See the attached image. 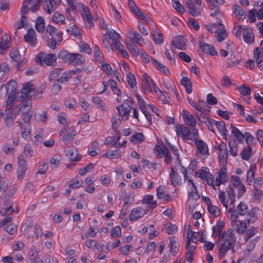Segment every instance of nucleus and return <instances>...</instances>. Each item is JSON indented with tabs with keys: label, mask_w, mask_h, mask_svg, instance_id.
<instances>
[{
	"label": "nucleus",
	"mask_w": 263,
	"mask_h": 263,
	"mask_svg": "<svg viewBox=\"0 0 263 263\" xmlns=\"http://www.w3.org/2000/svg\"><path fill=\"white\" fill-rule=\"evenodd\" d=\"M231 229L230 231L222 232L220 238L222 241L218 249L220 258L223 257L229 250L234 251L235 243L236 241V236Z\"/></svg>",
	"instance_id": "1"
},
{
	"label": "nucleus",
	"mask_w": 263,
	"mask_h": 263,
	"mask_svg": "<svg viewBox=\"0 0 263 263\" xmlns=\"http://www.w3.org/2000/svg\"><path fill=\"white\" fill-rule=\"evenodd\" d=\"M59 59L66 62L80 65L85 62V58L80 53H68L67 51H61L58 54Z\"/></svg>",
	"instance_id": "2"
},
{
	"label": "nucleus",
	"mask_w": 263,
	"mask_h": 263,
	"mask_svg": "<svg viewBox=\"0 0 263 263\" xmlns=\"http://www.w3.org/2000/svg\"><path fill=\"white\" fill-rule=\"evenodd\" d=\"M57 56L54 54H46L43 52H39L35 58L36 63L43 65L54 66L56 64Z\"/></svg>",
	"instance_id": "3"
},
{
	"label": "nucleus",
	"mask_w": 263,
	"mask_h": 263,
	"mask_svg": "<svg viewBox=\"0 0 263 263\" xmlns=\"http://www.w3.org/2000/svg\"><path fill=\"white\" fill-rule=\"evenodd\" d=\"M34 85L31 82H28L23 85V87L21 90V95L18 99L20 101H22L23 99H30L33 94L31 95L33 91H34Z\"/></svg>",
	"instance_id": "4"
},
{
	"label": "nucleus",
	"mask_w": 263,
	"mask_h": 263,
	"mask_svg": "<svg viewBox=\"0 0 263 263\" xmlns=\"http://www.w3.org/2000/svg\"><path fill=\"white\" fill-rule=\"evenodd\" d=\"M18 168L17 171V178L18 180H22L25 175V173L27 170V161L23 158V156H18Z\"/></svg>",
	"instance_id": "5"
},
{
	"label": "nucleus",
	"mask_w": 263,
	"mask_h": 263,
	"mask_svg": "<svg viewBox=\"0 0 263 263\" xmlns=\"http://www.w3.org/2000/svg\"><path fill=\"white\" fill-rule=\"evenodd\" d=\"M226 172V167L223 166L219 170L218 172L215 173V182L217 186H219L220 184L225 183L228 181V175Z\"/></svg>",
	"instance_id": "6"
},
{
	"label": "nucleus",
	"mask_w": 263,
	"mask_h": 263,
	"mask_svg": "<svg viewBox=\"0 0 263 263\" xmlns=\"http://www.w3.org/2000/svg\"><path fill=\"white\" fill-rule=\"evenodd\" d=\"M155 153H157V155H159L160 157H165V161L166 163H169L172 161V156L168 148L165 146H160L156 145L155 147Z\"/></svg>",
	"instance_id": "7"
},
{
	"label": "nucleus",
	"mask_w": 263,
	"mask_h": 263,
	"mask_svg": "<svg viewBox=\"0 0 263 263\" xmlns=\"http://www.w3.org/2000/svg\"><path fill=\"white\" fill-rule=\"evenodd\" d=\"M186 40L181 35H178L173 38L171 42V46L180 50L184 49L186 46Z\"/></svg>",
	"instance_id": "8"
},
{
	"label": "nucleus",
	"mask_w": 263,
	"mask_h": 263,
	"mask_svg": "<svg viewBox=\"0 0 263 263\" xmlns=\"http://www.w3.org/2000/svg\"><path fill=\"white\" fill-rule=\"evenodd\" d=\"M5 208L2 209L0 214L2 216H8L14 212L12 202L9 199H4Z\"/></svg>",
	"instance_id": "9"
},
{
	"label": "nucleus",
	"mask_w": 263,
	"mask_h": 263,
	"mask_svg": "<svg viewBox=\"0 0 263 263\" xmlns=\"http://www.w3.org/2000/svg\"><path fill=\"white\" fill-rule=\"evenodd\" d=\"M65 153L70 161H78L81 159V156L78 154V151L74 146L68 147Z\"/></svg>",
	"instance_id": "10"
},
{
	"label": "nucleus",
	"mask_w": 263,
	"mask_h": 263,
	"mask_svg": "<svg viewBox=\"0 0 263 263\" xmlns=\"http://www.w3.org/2000/svg\"><path fill=\"white\" fill-rule=\"evenodd\" d=\"M24 40L31 46H35L37 43V39L35 32L33 29H30L27 31L24 36Z\"/></svg>",
	"instance_id": "11"
},
{
	"label": "nucleus",
	"mask_w": 263,
	"mask_h": 263,
	"mask_svg": "<svg viewBox=\"0 0 263 263\" xmlns=\"http://www.w3.org/2000/svg\"><path fill=\"white\" fill-rule=\"evenodd\" d=\"M186 4L189 9V13L193 16H197L200 14V10L199 6H196L193 0H186Z\"/></svg>",
	"instance_id": "12"
},
{
	"label": "nucleus",
	"mask_w": 263,
	"mask_h": 263,
	"mask_svg": "<svg viewBox=\"0 0 263 263\" xmlns=\"http://www.w3.org/2000/svg\"><path fill=\"white\" fill-rule=\"evenodd\" d=\"M145 213V210L142 208H134L130 213L129 220L130 221L138 220L142 217Z\"/></svg>",
	"instance_id": "13"
},
{
	"label": "nucleus",
	"mask_w": 263,
	"mask_h": 263,
	"mask_svg": "<svg viewBox=\"0 0 263 263\" xmlns=\"http://www.w3.org/2000/svg\"><path fill=\"white\" fill-rule=\"evenodd\" d=\"M5 112L6 117L5 118V120L6 126L10 127L13 125L16 117V113L14 111V108L12 109H6Z\"/></svg>",
	"instance_id": "14"
},
{
	"label": "nucleus",
	"mask_w": 263,
	"mask_h": 263,
	"mask_svg": "<svg viewBox=\"0 0 263 263\" xmlns=\"http://www.w3.org/2000/svg\"><path fill=\"white\" fill-rule=\"evenodd\" d=\"M63 32L59 31L56 34V37H51L47 40V46L51 49H54L56 48L57 42H61L63 40Z\"/></svg>",
	"instance_id": "15"
},
{
	"label": "nucleus",
	"mask_w": 263,
	"mask_h": 263,
	"mask_svg": "<svg viewBox=\"0 0 263 263\" xmlns=\"http://www.w3.org/2000/svg\"><path fill=\"white\" fill-rule=\"evenodd\" d=\"M119 115L122 116L123 120L127 121L129 116V114L132 110V106H124V104L120 105L117 107Z\"/></svg>",
	"instance_id": "16"
},
{
	"label": "nucleus",
	"mask_w": 263,
	"mask_h": 263,
	"mask_svg": "<svg viewBox=\"0 0 263 263\" xmlns=\"http://www.w3.org/2000/svg\"><path fill=\"white\" fill-rule=\"evenodd\" d=\"M171 172L170 174V180L171 184L174 186L180 185L181 179L178 174L175 171L173 167H171Z\"/></svg>",
	"instance_id": "17"
},
{
	"label": "nucleus",
	"mask_w": 263,
	"mask_h": 263,
	"mask_svg": "<svg viewBox=\"0 0 263 263\" xmlns=\"http://www.w3.org/2000/svg\"><path fill=\"white\" fill-rule=\"evenodd\" d=\"M22 101V102L21 103L15 106V109L18 107V111L21 112L23 114H26L31 108V100L23 99Z\"/></svg>",
	"instance_id": "18"
},
{
	"label": "nucleus",
	"mask_w": 263,
	"mask_h": 263,
	"mask_svg": "<svg viewBox=\"0 0 263 263\" xmlns=\"http://www.w3.org/2000/svg\"><path fill=\"white\" fill-rule=\"evenodd\" d=\"M195 145L198 152L202 155L209 154V148L205 142L202 140H197L195 142Z\"/></svg>",
	"instance_id": "19"
},
{
	"label": "nucleus",
	"mask_w": 263,
	"mask_h": 263,
	"mask_svg": "<svg viewBox=\"0 0 263 263\" xmlns=\"http://www.w3.org/2000/svg\"><path fill=\"white\" fill-rule=\"evenodd\" d=\"M182 117L185 123L192 127H195L196 125V121L195 118L189 111L186 110H183L182 111Z\"/></svg>",
	"instance_id": "20"
},
{
	"label": "nucleus",
	"mask_w": 263,
	"mask_h": 263,
	"mask_svg": "<svg viewBox=\"0 0 263 263\" xmlns=\"http://www.w3.org/2000/svg\"><path fill=\"white\" fill-rule=\"evenodd\" d=\"M199 46L202 51L206 54H209L211 55H217L218 54L217 52L215 50L214 47L210 44L200 41Z\"/></svg>",
	"instance_id": "21"
},
{
	"label": "nucleus",
	"mask_w": 263,
	"mask_h": 263,
	"mask_svg": "<svg viewBox=\"0 0 263 263\" xmlns=\"http://www.w3.org/2000/svg\"><path fill=\"white\" fill-rule=\"evenodd\" d=\"M232 134L235 136L236 140L240 143H242L245 138V133L241 132L233 124H231Z\"/></svg>",
	"instance_id": "22"
},
{
	"label": "nucleus",
	"mask_w": 263,
	"mask_h": 263,
	"mask_svg": "<svg viewBox=\"0 0 263 263\" xmlns=\"http://www.w3.org/2000/svg\"><path fill=\"white\" fill-rule=\"evenodd\" d=\"M242 36L245 42L248 44L253 43L254 41V34L252 29L250 28L243 29Z\"/></svg>",
	"instance_id": "23"
},
{
	"label": "nucleus",
	"mask_w": 263,
	"mask_h": 263,
	"mask_svg": "<svg viewBox=\"0 0 263 263\" xmlns=\"http://www.w3.org/2000/svg\"><path fill=\"white\" fill-rule=\"evenodd\" d=\"M176 132L178 135L182 137L184 140H186L187 137L190 135V130L188 127L182 126L179 125L176 126Z\"/></svg>",
	"instance_id": "24"
},
{
	"label": "nucleus",
	"mask_w": 263,
	"mask_h": 263,
	"mask_svg": "<svg viewBox=\"0 0 263 263\" xmlns=\"http://www.w3.org/2000/svg\"><path fill=\"white\" fill-rule=\"evenodd\" d=\"M254 58L259 67H261L263 66V51L258 47H256L254 49Z\"/></svg>",
	"instance_id": "25"
},
{
	"label": "nucleus",
	"mask_w": 263,
	"mask_h": 263,
	"mask_svg": "<svg viewBox=\"0 0 263 263\" xmlns=\"http://www.w3.org/2000/svg\"><path fill=\"white\" fill-rule=\"evenodd\" d=\"M169 240L170 253L175 256L179 250V244L174 236L170 237Z\"/></svg>",
	"instance_id": "26"
},
{
	"label": "nucleus",
	"mask_w": 263,
	"mask_h": 263,
	"mask_svg": "<svg viewBox=\"0 0 263 263\" xmlns=\"http://www.w3.org/2000/svg\"><path fill=\"white\" fill-rule=\"evenodd\" d=\"M57 7L55 2L53 0L46 1L44 3V9L47 14H50Z\"/></svg>",
	"instance_id": "27"
},
{
	"label": "nucleus",
	"mask_w": 263,
	"mask_h": 263,
	"mask_svg": "<svg viewBox=\"0 0 263 263\" xmlns=\"http://www.w3.org/2000/svg\"><path fill=\"white\" fill-rule=\"evenodd\" d=\"M16 87L17 83L14 80L9 81L6 84V88L7 89V95H16Z\"/></svg>",
	"instance_id": "28"
},
{
	"label": "nucleus",
	"mask_w": 263,
	"mask_h": 263,
	"mask_svg": "<svg viewBox=\"0 0 263 263\" xmlns=\"http://www.w3.org/2000/svg\"><path fill=\"white\" fill-rule=\"evenodd\" d=\"M10 68L8 64L5 62L0 64V80L4 81L6 80V76L9 73Z\"/></svg>",
	"instance_id": "29"
},
{
	"label": "nucleus",
	"mask_w": 263,
	"mask_h": 263,
	"mask_svg": "<svg viewBox=\"0 0 263 263\" xmlns=\"http://www.w3.org/2000/svg\"><path fill=\"white\" fill-rule=\"evenodd\" d=\"M130 32L133 35L132 39L134 42H136L140 46H143L145 45V42L142 36L139 33L132 29H130Z\"/></svg>",
	"instance_id": "30"
},
{
	"label": "nucleus",
	"mask_w": 263,
	"mask_h": 263,
	"mask_svg": "<svg viewBox=\"0 0 263 263\" xmlns=\"http://www.w3.org/2000/svg\"><path fill=\"white\" fill-rule=\"evenodd\" d=\"M215 125L218 128V130L220 133L221 136L224 139H227V128L226 127L225 123L223 121H215Z\"/></svg>",
	"instance_id": "31"
},
{
	"label": "nucleus",
	"mask_w": 263,
	"mask_h": 263,
	"mask_svg": "<svg viewBox=\"0 0 263 263\" xmlns=\"http://www.w3.org/2000/svg\"><path fill=\"white\" fill-rule=\"evenodd\" d=\"M181 84L185 88L187 93L190 94L192 91V82L190 79L184 77L181 80Z\"/></svg>",
	"instance_id": "32"
},
{
	"label": "nucleus",
	"mask_w": 263,
	"mask_h": 263,
	"mask_svg": "<svg viewBox=\"0 0 263 263\" xmlns=\"http://www.w3.org/2000/svg\"><path fill=\"white\" fill-rule=\"evenodd\" d=\"M157 196L158 198L163 199L165 201H170L172 200V197L168 194H165L163 189L161 186L157 188Z\"/></svg>",
	"instance_id": "33"
},
{
	"label": "nucleus",
	"mask_w": 263,
	"mask_h": 263,
	"mask_svg": "<svg viewBox=\"0 0 263 263\" xmlns=\"http://www.w3.org/2000/svg\"><path fill=\"white\" fill-rule=\"evenodd\" d=\"M153 198L154 197L152 195H145L142 200V203L149 205V207L153 209L157 204L156 201L153 200Z\"/></svg>",
	"instance_id": "34"
},
{
	"label": "nucleus",
	"mask_w": 263,
	"mask_h": 263,
	"mask_svg": "<svg viewBox=\"0 0 263 263\" xmlns=\"http://www.w3.org/2000/svg\"><path fill=\"white\" fill-rule=\"evenodd\" d=\"M120 138V136H118L117 138L115 136L107 137L105 139V144L106 145L111 144L116 147H121L122 145L120 144V143H118Z\"/></svg>",
	"instance_id": "35"
},
{
	"label": "nucleus",
	"mask_w": 263,
	"mask_h": 263,
	"mask_svg": "<svg viewBox=\"0 0 263 263\" xmlns=\"http://www.w3.org/2000/svg\"><path fill=\"white\" fill-rule=\"evenodd\" d=\"M9 39H10V36L9 35L4 34L3 35L2 41L0 42V53L1 54H4L2 51L8 48V43Z\"/></svg>",
	"instance_id": "36"
},
{
	"label": "nucleus",
	"mask_w": 263,
	"mask_h": 263,
	"mask_svg": "<svg viewBox=\"0 0 263 263\" xmlns=\"http://www.w3.org/2000/svg\"><path fill=\"white\" fill-rule=\"evenodd\" d=\"M45 21L42 16H39L35 22V28L40 33H43L45 30Z\"/></svg>",
	"instance_id": "37"
},
{
	"label": "nucleus",
	"mask_w": 263,
	"mask_h": 263,
	"mask_svg": "<svg viewBox=\"0 0 263 263\" xmlns=\"http://www.w3.org/2000/svg\"><path fill=\"white\" fill-rule=\"evenodd\" d=\"M32 0H25L23 3V6L21 8L20 13L22 18H26L25 15L29 11L30 9L28 5L30 4Z\"/></svg>",
	"instance_id": "38"
},
{
	"label": "nucleus",
	"mask_w": 263,
	"mask_h": 263,
	"mask_svg": "<svg viewBox=\"0 0 263 263\" xmlns=\"http://www.w3.org/2000/svg\"><path fill=\"white\" fill-rule=\"evenodd\" d=\"M201 117L203 119V122L208 127V129L213 132H215L213 125H215V120L211 118L205 117V116H201Z\"/></svg>",
	"instance_id": "39"
},
{
	"label": "nucleus",
	"mask_w": 263,
	"mask_h": 263,
	"mask_svg": "<svg viewBox=\"0 0 263 263\" xmlns=\"http://www.w3.org/2000/svg\"><path fill=\"white\" fill-rule=\"evenodd\" d=\"M151 61L155 65L156 68L160 71H162L163 72L166 74L170 73L168 69L166 66L159 62V61L156 60L155 59L151 58Z\"/></svg>",
	"instance_id": "40"
},
{
	"label": "nucleus",
	"mask_w": 263,
	"mask_h": 263,
	"mask_svg": "<svg viewBox=\"0 0 263 263\" xmlns=\"http://www.w3.org/2000/svg\"><path fill=\"white\" fill-rule=\"evenodd\" d=\"M127 48L134 56L137 57L140 54V52L139 48L135 44L134 42L126 43Z\"/></svg>",
	"instance_id": "41"
},
{
	"label": "nucleus",
	"mask_w": 263,
	"mask_h": 263,
	"mask_svg": "<svg viewBox=\"0 0 263 263\" xmlns=\"http://www.w3.org/2000/svg\"><path fill=\"white\" fill-rule=\"evenodd\" d=\"M233 183V185L238 190L237 197L241 198L246 192V188L242 184V182L240 183Z\"/></svg>",
	"instance_id": "42"
},
{
	"label": "nucleus",
	"mask_w": 263,
	"mask_h": 263,
	"mask_svg": "<svg viewBox=\"0 0 263 263\" xmlns=\"http://www.w3.org/2000/svg\"><path fill=\"white\" fill-rule=\"evenodd\" d=\"M92 100L93 103L97 106V107L102 110L106 109V105L103 101L98 97H93Z\"/></svg>",
	"instance_id": "43"
},
{
	"label": "nucleus",
	"mask_w": 263,
	"mask_h": 263,
	"mask_svg": "<svg viewBox=\"0 0 263 263\" xmlns=\"http://www.w3.org/2000/svg\"><path fill=\"white\" fill-rule=\"evenodd\" d=\"M8 98L6 101V109H12L13 108L15 109L14 106L12 105V104L15 101L16 99V95H7Z\"/></svg>",
	"instance_id": "44"
},
{
	"label": "nucleus",
	"mask_w": 263,
	"mask_h": 263,
	"mask_svg": "<svg viewBox=\"0 0 263 263\" xmlns=\"http://www.w3.org/2000/svg\"><path fill=\"white\" fill-rule=\"evenodd\" d=\"M217 40L219 42H222L227 37V34L225 27H223L220 31L215 32Z\"/></svg>",
	"instance_id": "45"
},
{
	"label": "nucleus",
	"mask_w": 263,
	"mask_h": 263,
	"mask_svg": "<svg viewBox=\"0 0 263 263\" xmlns=\"http://www.w3.org/2000/svg\"><path fill=\"white\" fill-rule=\"evenodd\" d=\"M106 35L109 36L110 39L112 41V44H115V42H119L118 40L120 37V35L115 30H108L106 32Z\"/></svg>",
	"instance_id": "46"
},
{
	"label": "nucleus",
	"mask_w": 263,
	"mask_h": 263,
	"mask_svg": "<svg viewBox=\"0 0 263 263\" xmlns=\"http://www.w3.org/2000/svg\"><path fill=\"white\" fill-rule=\"evenodd\" d=\"M108 84L110 86L112 90L114 92V93L118 95V96H120L121 95V91L120 89L118 87L117 84L115 81L114 80H109L108 81Z\"/></svg>",
	"instance_id": "47"
},
{
	"label": "nucleus",
	"mask_w": 263,
	"mask_h": 263,
	"mask_svg": "<svg viewBox=\"0 0 263 263\" xmlns=\"http://www.w3.org/2000/svg\"><path fill=\"white\" fill-rule=\"evenodd\" d=\"M52 20L58 24H61L64 22L65 16L60 12H55L52 15Z\"/></svg>",
	"instance_id": "48"
},
{
	"label": "nucleus",
	"mask_w": 263,
	"mask_h": 263,
	"mask_svg": "<svg viewBox=\"0 0 263 263\" xmlns=\"http://www.w3.org/2000/svg\"><path fill=\"white\" fill-rule=\"evenodd\" d=\"M252 147L250 146L245 148L241 153L242 159L245 160H248L252 154Z\"/></svg>",
	"instance_id": "49"
},
{
	"label": "nucleus",
	"mask_w": 263,
	"mask_h": 263,
	"mask_svg": "<svg viewBox=\"0 0 263 263\" xmlns=\"http://www.w3.org/2000/svg\"><path fill=\"white\" fill-rule=\"evenodd\" d=\"M126 78L127 83L129 86L133 88L136 84V80L134 75L128 72V73H126Z\"/></svg>",
	"instance_id": "50"
},
{
	"label": "nucleus",
	"mask_w": 263,
	"mask_h": 263,
	"mask_svg": "<svg viewBox=\"0 0 263 263\" xmlns=\"http://www.w3.org/2000/svg\"><path fill=\"white\" fill-rule=\"evenodd\" d=\"M82 16L84 20L88 24L89 28L90 29L92 28L93 26V24L90 12H87V13H82Z\"/></svg>",
	"instance_id": "51"
},
{
	"label": "nucleus",
	"mask_w": 263,
	"mask_h": 263,
	"mask_svg": "<svg viewBox=\"0 0 263 263\" xmlns=\"http://www.w3.org/2000/svg\"><path fill=\"white\" fill-rule=\"evenodd\" d=\"M236 231L239 234L243 233L247 228L246 223L241 220H238L237 222H236Z\"/></svg>",
	"instance_id": "52"
},
{
	"label": "nucleus",
	"mask_w": 263,
	"mask_h": 263,
	"mask_svg": "<svg viewBox=\"0 0 263 263\" xmlns=\"http://www.w3.org/2000/svg\"><path fill=\"white\" fill-rule=\"evenodd\" d=\"M131 141L134 143H139L144 140V136L142 133H138L131 136Z\"/></svg>",
	"instance_id": "53"
},
{
	"label": "nucleus",
	"mask_w": 263,
	"mask_h": 263,
	"mask_svg": "<svg viewBox=\"0 0 263 263\" xmlns=\"http://www.w3.org/2000/svg\"><path fill=\"white\" fill-rule=\"evenodd\" d=\"M172 5L176 10L180 13H183L185 12L184 7L178 0H172Z\"/></svg>",
	"instance_id": "54"
},
{
	"label": "nucleus",
	"mask_w": 263,
	"mask_h": 263,
	"mask_svg": "<svg viewBox=\"0 0 263 263\" xmlns=\"http://www.w3.org/2000/svg\"><path fill=\"white\" fill-rule=\"evenodd\" d=\"M9 55L11 60L15 62L18 61L21 59V55L16 49H12Z\"/></svg>",
	"instance_id": "55"
},
{
	"label": "nucleus",
	"mask_w": 263,
	"mask_h": 263,
	"mask_svg": "<svg viewBox=\"0 0 263 263\" xmlns=\"http://www.w3.org/2000/svg\"><path fill=\"white\" fill-rule=\"evenodd\" d=\"M103 156H105L109 159L118 158L120 156V154L118 151H108Z\"/></svg>",
	"instance_id": "56"
},
{
	"label": "nucleus",
	"mask_w": 263,
	"mask_h": 263,
	"mask_svg": "<svg viewBox=\"0 0 263 263\" xmlns=\"http://www.w3.org/2000/svg\"><path fill=\"white\" fill-rule=\"evenodd\" d=\"M237 210L240 215H245L248 211V208L243 202H240L237 205Z\"/></svg>",
	"instance_id": "57"
},
{
	"label": "nucleus",
	"mask_w": 263,
	"mask_h": 263,
	"mask_svg": "<svg viewBox=\"0 0 263 263\" xmlns=\"http://www.w3.org/2000/svg\"><path fill=\"white\" fill-rule=\"evenodd\" d=\"M228 156V151L219 152V159L223 166L227 163Z\"/></svg>",
	"instance_id": "58"
},
{
	"label": "nucleus",
	"mask_w": 263,
	"mask_h": 263,
	"mask_svg": "<svg viewBox=\"0 0 263 263\" xmlns=\"http://www.w3.org/2000/svg\"><path fill=\"white\" fill-rule=\"evenodd\" d=\"M239 92L243 96H246L251 93V90L249 87L246 86L245 84H242L239 87Z\"/></svg>",
	"instance_id": "59"
},
{
	"label": "nucleus",
	"mask_w": 263,
	"mask_h": 263,
	"mask_svg": "<svg viewBox=\"0 0 263 263\" xmlns=\"http://www.w3.org/2000/svg\"><path fill=\"white\" fill-rule=\"evenodd\" d=\"M62 68H55L52 70L49 75V80L52 81L57 78L62 71Z\"/></svg>",
	"instance_id": "60"
},
{
	"label": "nucleus",
	"mask_w": 263,
	"mask_h": 263,
	"mask_svg": "<svg viewBox=\"0 0 263 263\" xmlns=\"http://www.w3.org/2000/svg\"><path fill=\"white\" fill-rule=\"evenodd\" d=\"M93 164L92 163H89L86 167L81 168L79 170V174L81 176L85 175L87 172L93 168Z\"/></svg>",
	"instance_id": "61"
},
{
	"label": "nucleus",
	"mask_w": 263,
	"mask_h": 263,
	"mask_svg": "<svg viewBox=\"0 0 263 263\" xmlns=\"http://www.w3.org/2000/svg\"><path fill=\"white\" fill-rule=\"evenodd\" d=\"M219 198L221 203L226 209L228 208V199L224 191H221L219 195Z\"/></svg>",
	"instance_id": "62"
},
{
	"label": "nucleus",
	"mask_w": 263,
	"mask_h": 263,
	"mask_svg": "<svg viewBox=\"0 0 263 263\" xmlns=\"http://www.w3.org/2000/svg\"><path fill=\"white\" fill-rule=\"evenodd\" d=\"M247 216L248 217V221L249 223L250 222H254L257 220L256 213L252 209L248 211Z\"/></svg>",
	"instance_id": "63"
},
{
	"label": "nucleus",
	"mask_w": 263,
	"mask_h": 263,
	"mask_svg": "<svg viewBox=\"0 0 263 263\" xmlns=\"http://www.w3.org/2000/svg\"><path fill=\"white\" fill-rule=\"evenodd\" d=\"M209 213H211L215 217H217L220 215L219 209L215 205H211L208 208Z\"/></svg>",
	"instance_id": "64"
}]
</instances>
